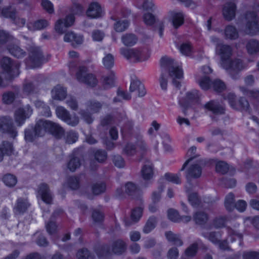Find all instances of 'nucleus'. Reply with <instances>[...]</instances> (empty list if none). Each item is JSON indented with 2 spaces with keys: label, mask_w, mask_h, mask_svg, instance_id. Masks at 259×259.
Segmentation results:
<instances>
[{
  "label": "nucleus",
  "mask_w": 259,
  "mask_h": 259,
  "mask_svg": "<svg viewBox=\"0 0 259 259\" xmlns=\"http://www.w3.org/2000/svg\"><path fill=\"white\" fill-rule=\"evenodd\" d=\"M34 132L35 135L38 137L43 136L48 132L57 138H60L64 134L63 129L58 124L42 119H39L36 122L34 127Z\"/></svg>",
  "instance_id": "1"
},
{
  "label": "nucleus",
  "mask_w": 259,
  "mask_h": 259,
  "mask_svg": "<svg viewBox=\"0 0 259 259\" xmlns=\"http://www.w3.org/2000/svg\"><path fill=\"white\" fill-rule=\"evenodd\" d=\"M160 65L163 69H167L172 83L176 88H179L180 81L183 77V72L175 61L167 57H163L160 60Z\"/></svg>",
  "instance_id": "2"
},
{
  "label": "nucleus",
  "mask_w": 259,
  "mask_h": 259,
  "mask_svg": "<svg viewBox=\"0 0 259 259\" xmlns=\"http://www.w3.org/2000/svg\"><path fill=\"white\" fill-rule=\"evenodd\" d=\"M120 53L125 58L134 62L145 61L150 56V54L147 51L141 50L138 49L121 48Z\"/></svg>",
  "instance_id": "3"
},
{
  "label": "nucleus",
  "mask_w": 259,
  "mask_h": 259,
  "mask_svg": "<svg viewBox=\"0 0 259 259\" xmlns=\"http://www.w3.org/2000/svg\"><path fill=\"white\" fill-rule=\"evenodd\" d=\"M246 21L244 32L250 35H254L259 33V24L258 17L254 12L248 11L245 14Z\"/></svg>",
  "instance_id": "4"
},
{
  "label": "nucleus",
  "mask_w": 259,
  "mask_h": 259,
  "mask_svg": "<svg viewBox=\"0 0 259 259\" xmlns=\"http://www.w3.org/2000/svg\"><path fill=\"white\" fill-rule=\"evenodd\" d=\"M126 248V243L123 240L118 239L112 243L111 247L107 245L102 246L101 248L102 252L98 251L97 253L99 256L108 255L111 253L120 255L125 251Z\"/></svg>",
  "instance_id": "5"
},
{
  "label": "nucleus",
  "mask_w": 259,
  "mask_h": 259,
  "mask_svg": "<svg viewBox=\"0 0 259 259\" xmlns=\"http://www.w3.org/2000/svg\"><path fill=\"white\" fill-rule=\"evenodd\" d=\"M0 65L3 71L10 77L17 76L20 73L19 63L10 57H3L0 61Z\"/></svg>",
  "instance_id": "6"
},
{
  "label": "nucleus",
  "mask_w": 259,
  "mask_h": 259,
  "mask_svg": "<svg viewBox=\"0 0 259 259\" xmlns=\"http://www.w3.org/2000/svg\"><path fill=\"white\" fill-rule=\"evenodd\" d=\"M224 99L228 101L232 108L250 112L249 103L245 98L240 97L238 101H237L236 95L234 93H230L224 96Z\"/></svg>",
  "instance_id": "7"
},
{
  "label": "nucleus",
  "mask_w": 259,
  "mask_h": 259,
  "mask_svg": "<svg viewBox=\"0 0 259 259\" xmlns=\"http://www.w3.org/2000/svg\"><path fill=\"white\" fill-rule=\"evenodd\" d=\"M216 53L220 56V64L222 68L229 67L228 62L230 60L231 57L233 54L232 47L227 45L219 44L215 47Z\"/></svg>",
  "instance_id": "8"
},
{
  "label": "nucleus",
  "mask_w": 259,
  "mask_h": 259,
  "mask_svg": "<svg viewBox=\"0 0 259 259\" xmlns=\"http://www.w3.org/2000/svg\"><path fill=\"white\" fill-rule=\"evenodd\" d=\"M29 61L32 68L40 66L45 62V58L40 48L32 45L28 49Z\"/></svg>",
  "instance_id": "9"
},
{
  "label": "nucleus",
  "mask_w": 259,
  "mask_h": 259,
  "mask_svg": "<svg viewBox=\"0 0 259 259\" xmlns=\"http://www.w3.org/2000/svg\"><path fill=\"white\" fill-rule=\"evenodd\" d=\"M227 63L229 65V67L223 68L228 70L231 77L235 80L239 78V72L247 67L246 63H244L239 59H235L234 60H230Z\"/></svg>",
  "instance_id": "10"
},
{
  "label": "nucleus",
  "mask_w": 259,
  "mask_h": 259,
  "mask_svg": "<svg viewBox=\"0 0 259 259\" xmlns=\"http://www.w3.org/2000/svg\"><path fill=\"white\" fill-rule=\"evenodd\" d=\"M87 68L84 66H80L76 73L77 80L91 86L95 87L97 84L98 80L93 74L87 73Z\"/></svg>",
  "instance_id": "11"
},
{
  "label": "nucleus",
  "mask_w": 259,
  "mask_h": 259,
  "mask_svg": "<svg viewBox=\"0 0 259 259\" xmlns=\"http://www.w3.org/2000/svg\"><path fill=\"white\" fill-rule=\"evenodd\" d=\"M202 174V168L199 163H194L191 164L186 171V178L187 179L188 184L186 186V191L189 192L190 188L192 187L191 181L194 179L199 178Z\"/></svg>",
  "instance_id": "12"
},
{
  "label": "nucleus",
  "mask_w": 259,
  "mask_h": 259,
  "mask_svg": "<svg viewBox=\"0 0 259 259\" xmlns=\"http://www.w3.org/2000/svg\"><path fill=\"white\" fill-rule=\"evenodd\" d=\"M0 131L8 134L13 138L17 136V132L13 125V120L10 117L0 118Z\"/></svg>",
  "instance_id": "13"
},
{
  "label": "nucleus",
  "mask_w": 259,
  "mask_h": 259,
  "mask_svg": "<svg viewBox=\"0 0 259 259\" xmlns=\"http://www.w3.org/2000/svg\"><path fill=\"white\" fill-rule=\"evenodd\" d=\"M32 113V109L29 105L24 108L17 109L15 113V120L17 125L19 126H21L26 119L29 118Z\"/></svg>",
  "instance_id": "14"
},
{
  "label": "nucleus",
  "mask_w": 259,
  "mask_h": 259,
  "mask_svg": "<svg viewBox=\"0 0 259 259\" xmlns=\"http://www.w3.org/2000/svg\"><path fill=\"white\" fill-rule=\"evenodd\" d=\"M2 15L6 18L13 20L14 23L18 26L21 27L24 26L26 20L16 15V11L11 8H4L2 11Z\"/></svg>",
  "instance_id": "15"
},
{
  "label": "nucleus",
  "mask_w": 259,
  "mask_h": 259,
  "mask_svg": "<svg viewBox=\"0 0 259 259\" xmlns=\"http://www.w3.org/2000/svg\"><path fill=\"white\" fill-rule=\"evenodd\" d=\"M74 21V17L73 15H69L63 19L58 20L55 24L56 31L60 34H62L65 31V28L72 26Z\"/></svg>",
  "instance_id": "16"
},
{
  "label": "nucleus",
  "mask_w": 259,
  "mask_h": 259,
  "mask_svg": "<svg viewBox=\"0 0 259 259\" xmlns=\"http://www.w3.org/2000/svg\"><path fill=\"white\" fill-rule=\"evenodd\" d=\"M143 21L147 25H152L156 22V27L158 30L159 35L160 37H162L164 29V24L162 21H156L155 17L150 13H146L144 14Z\"/></svg>",
  "instance_id": "17"
},
{
  "label": "nucleus",
  "mask_w": 259,
  "mask_h": 259,
  "mask_svg": "<svg viewBox=\"0 0 259 259\" xmlns=\"http://www.w3.org/2000/svg\"><path fill=\"white\" fill-rule=\"evenodd\" d=\"M37 193L44 202L47 204L52 203L53 196L47 184L45 183L40 184L38 188Z\"/></svg>",
  "instance_id": "18"
},
{
  "label": "nucleus",
  "mask_w": 259,
  "mask_h": 259,
  "mask_svg": "<svg viewBox=\"0 0 259 259\" xmlns=\"http://www.w3.org/2000/svg\"><path fill=\"white\" fill-rule=\"evenodd\" d=\"M30 205V204L27 198H18L14 208V213L16 214H23L26 211Z\"/></svg>",
  "instance_id": "19"
},
{
  "label": "nucleus",
  "mask_w": 259,
  "mask_h": 259,
  "mask_svg": "<svg viewBox=\"0 0 259 259\" xmlns=\"http://www.w3.org/2000/svg\"><path fill=\"white\" fill-rule=\"evenodd\" d=\"M130 91L131 92L137 91L138 96L140 97L144 96L146 93L144 85L137 78L132 79Z\"/></svg>",
  "instance_id": "20"
},
{
  "label": "nucleus",
  "mask_w": 259,
  "mask_h": 259,
  "mask_svg": "<svg viewBox=\"0 0 259 259\" xmlns=\"http://www.w3.org/2000/svg\"><path fill=\"white\" fill-rule=\"evenodd\" d=\"M204 108L214 114H222L224 113V108L213 100L210 101L204 104Z\"/></svg>",
  "instance_id": "21"
},
{
  "label": "nucleus",
  "mask_w": 259,
  "mask_h": 259,
  "mask_svg": "<svg viewBox=\"0 0 259 259\" xmlns=\"http://www.w3.org/2000/svg\"><path fill=\"white\" fill-rule=\"evenodd\" d=\"M102 12L100 5L98 3L94 2L90 4L87 11V15L91 18H96L101 16Z\"/></svg>",
  "instance_id": "22"
},
{
  "label": "nucleus",
  "mask_w": 259,
  "mask_h": 259,
  "mask_svg": "<svg viewBox=\"0 0 259 259\" xmlns=\"http://www.w3.org/2000/svg\"><path fill=\"white\" fill-rule=\"evenodd\" d=\"M236 6L234 3L226 4L223 9V14L225 19L230 21L235 17Z\"/></svg>",
  "instance_id": "23"
},
{
  "label": "nucleus",
  "mask_w": 259,
  "mask_h": 259,
  "mask_svg": "<svg viewBox=\"0 0 259 259\" xmlns=\"http://www.w3.org/2000/svg\"><path fill=\"white\" fill-rule=\"evenodd\" d=\"M7 50L12 56L18 59L24 58L26 55V52L17 45L9 44Z\"/></svg>",
  "instance_id": "24"
},
{
  "label": "nucleus",
  "mask_w": 259,
  "mask_h": 259,
  "mask_svg": "<svg viewBox=\"0 0 259 259\" xmlns=\"http://www.w3.org/2000/svg\"><path fill=\"white\" fill-rule=\"evenodd\" d=\"M125 191L128 195L134 198H138L141 195V190L138 188L136 185L132 182L127 183L124 186Z\"/></svg>",
  "instance_id": "25"
},
{
  "label": "nucleus",
  "mask_w": 259,
  "mask_h": 259,
  "mask_svg": "<svg viewBox=\"0 0 259 259\" xmlns=\"http://www.w3.org/2000/svg\"><path fill=\"white\" fill-rule=\"evenodd\" d=\"M171 23L175 28H178L184 23V15L181 12L170 13Z\"/></svg>",
  "instance_id": "26"
},
{
  "label": "nucleus",
  "mask_w": 259,
  "mask_h": 259,
  "mask_svg": "<svg viewBox=\"0 0 259 259\" xmlns=\"http://www.w3.org/2000/svg\"><path fill=\"white\" fill-rule=\"evenodd\" d=\"M13 151L12 144L7 141H4L0 146V162L3 160L4 155H11Z\"/></svg>",
  "instance_id": "27"
},
{
  "label": "nucleus",
  "mask_w": 259,
  "mask_h": 259,
  "mask_svg": "<svg viewBox=\"0 0 259 259\" xmlns=\"http://www.w3.org/2000/svg\"><path fill=\"white\" fill-rule=\"evenodd\" d=\"M67 95V91L65 88L60 85L56 86L52 91V98L57 100H64Z\"/></svg>",
  "instance_id": "28"
},
{
  "label": "nucleus",
  "mask_w": 259,
  "mask_h": 259,
  "mask_svg": "<svg viewBox=\"0 0 259 259\" xmlns=\"http://www.w3.org/2000/svg\"><path fill=\"white\" fill-rule=\"evenodd\" d=\"M115 79V74L112 71L108 75L103 76L102 78L103 88L104 89L107 90L114 87Z\"/></svg>",
  "instance_id": "29"
},
{
  "label": "nucleus",
  "mask_w": 259,
  "mask_h": 259,
  "mask_svg": "<svg viewBox=\"0 0 259 259\" xmlns=\"http://www.w3.org/2000/svg\"><path fill=\"white\" fill-rule=\"evenodd\" d=\"M165 235L167 240L171 242L172 244L178 246L183 244V241L179 235L175 234L171 231H168L165 232Z\"/></svg>",
  "instance_id": "30"
},
{
  "label": "nucleus",
  "mask_w": 259,
  "mask_h": 259,
  "mask_svg": "<svg viewBox=\"0 0 259 259\" xmlns=\"http://www.w3.org/2000/svg\"><path fill=\"white\" fill-rule=\"evenodd\" d=\"M202 235L214 244H217L221 238L220 232H203Z\"/></svg>",
  "instance_id": "31"
},
{
  "label": "nucleus",
  "mask_w": 259,
  "mask_h": 259,
  "mask_svg": "<svg viewBox=\"0 0 259 259\" xmlns=\"http://www.w3.org/2000/svg\"><path fill=\"white\" fill-rule=\"evenodd\" d=\"M246 47L249 54H256L259 53V41L251 39L247 42Z\"/></svg>",
  "instance_id": "32"
},
{
  "label": "nucleus",
  "mask_w": 259,
  "mask_h": 259,
  "mask_svg": "<svg viewBox=\"0 0 259 259\" xmlns=\"http://www.w3.org/2000/svg\"><path fill=\"white\" fill-rule=\"evenodd\" d=\"M138 40V38L135 34H125L121 37L122 43L127 47H131L135 45Z\"/></svg>",
  "instance_id": "33"
},
{
  "label": "nucleus",
  "mask_w": 259,
  "mask_h": 259,
  "mask_svg": "<svg viewBox=\"0 0 259 259\" xmlns=\"http://www.w3.org/2000/svg\"><path fill=\"white\" fill-rule=\"evenodd\" d=\"M143 178L145 180H149L152 178L154 172L153 166L151 164H145L141 170Z\"/></svg>",
  "instance_id": "34"
},
{
  "label": "nucleus",
  "mask_w": 259,
  "mask_h": 259,
  "mask_svg": "<svg viewBox=\"0 0 259 259\" xmlns=\"http://www.w3.org/2000/svg\"><path fill=\"white\" fill-rule=\"evenodd\" d=\"M208 215L203 211H197L193 216V220L198 225H203L208 221Z\"/></svg>",
  "instance_id": "35"
},
{
  "label": "nucleus",
  "mask_w": 259,
  "mask_h": 259,
  "mask_svg": "<svg viewBox=\"0 0 259 259\" xmlns=\"http://www.w3.org/2000/svg\"><path fill=\"white\" fill-rule=\"evenodd\" d=\"M156 222L157 221L155 217L153 216L150 217L143 227V233L148 234L151 232L156 227Z\"/></svg>",
  "instance_id": "36"
},
{
  "label": "nucleus",
  "mask_w": 259,
  "mask_h": 259,
  "mask_svg": "<svg viewBox=\"0 0 259 259\" xmlns=\"http://www.w3.org/2000/svg\"><path fill=\"white\" fill-rule=\"evenodd\" d=\"M102 104L96 100H91L87 102V106L88 110L93 113L99 112L102 107Z\"/></svg>",
  "instance_id": "37"
},
{
  "label": "nucleus",
  "mask_w": 259,
  "mask_h": 259,
  "mask_svg": "<svg viewBox=\"0 0 259 259\" xmlns=\"http://www.w3.org/2000/svg\"><path fill=\"white\" fill-rule=\"evenodd\" d=\"M234 195L232 193H229L225 199V206L228 211H232L235 208Z\"/></svg>",
  "instance_id": "38"
},
{
  "label": "nucleus",
  "mask_w": 259,
  "mask_h": 259,
  "mask_svg": "<svg viewBox=\"0 0 259 259\" xmlns=\"http://www.w3.org/2000/svg\"><path fill=\"white\" fill-rule=\"evenodd\" d=\"M225 36L227 38L235 39L238 37V33L236 28L232 25L227 26L225 30Z\"/></svg>",
  "instance_id": "39"
},
{
  "label": "nucleus",
  "mask_w": 259,
  "mask_h": 259,
  "mask_svg": "<svg viewBox=\"0 0 259 259\" xmlns=\"http://www.w3.org/2000/svg\"><path fill=\"white\" fill-rule=\"evenodd\" d=\"M137 146L142 151H146L148 150V146L143 139V136L140 134H137L134 137Z\"/></svg>",
  "instance_id": "40"
},
{
  "label": "nucleus",
  "mask_w": 259,
  "mask_h": 259,
  "mask_svg": "<svg viewBox=\"0 0 259 259\" xmlns=\"http://www.w3.org/2000/svg\"><path fill=\"white\" fill-rule=\"evenodd\" d=\"M129 25V22L127 20H120L117 21L114 24V30L116 32H121L125 31Z\"/></svg>",
  "instance_id": "41"
},
{
  "label": "nucleus",
  "mask_w": 259,
  "mask_h": 259,
  "mask_svg": "<svg viewBox=\"0 0 259 259\" xmlns=\"http://www.w3.org/2000/svg\"><path fill=\"white\" fill-rule=\"evenodd\" d=\"M3 181L5 185L9 187H14L17 182V178L14 175L10 174L5 175L3 177Z\"/></svg>",
  "instance_id": "42"
},
{
  "label": "nucleus",
  "mask_w": 259,
  "mask_h": 259,
  "mask_svg": "<svg viewBox=\"0 0 259 259\" xmlns=\"http://www.w3.org/2000/svg\"><path fill=\"white\" fill-rule=\"evenodd\" d=\"M80 159L76 157L71 158L69 161L67 167L71 171H74L77 168L80 166Z\"/></svg>",
  "instance_id": "43"
},
{
  "label": "nucleus",
  "mask_w": 259,
  "mask_h": 259,
  "mask_svg": "<svg viewBox=\"0 0 259 259\" xmlns=\"http://www.w3.org/2000/svg\"><path fill=\"white\" fill-rule=\"evenodd\" d=\"M103 63L104 66L107 69L112 68L114 64V56L111 54H107L103 58Z\"/></svg>",
  "instance_id": "44"
},
{
  "label": "nucleus",
  "mask_w": 259,
  "mask_h": 259,
  "mask_svg": "<svg viewBox=\"0 0 259 259\" xmlns=\"http://www.w3.org/2000/svg\"><path fill=\"white\" fill-rule=\"evenodd\" d=\"M67 185L72 190L77 189L79 187V179L76 177H70L67 179Z\"/></svg>",
  "instance_id": "45"
},
{
  "label": "nucleus",
  "mask_w": 259,
  "mask_h": 259,
  "mask_svg": "<svg viewBox=\"0 0 259 259\" xmlns=\"http://www.w3.org/2000/svg\"><path fill=\"white\" fill-rule=\"evenodd\" d=\"M228 234L232 242L238 240L239 245H241L243 237L242 234L232 229H229Z\"/></svg>",
  "instance_id": "46"
},
{
  "label": "nucleus",
  "mask_w": 259,
  "mask_h": 259,
  "mask_svg": "<svg viewBox=\"0 0 259 259\" xmlns=\"http://www.w3.org/2000/svg\"><path fill=\"white\" fill-rule=\"evenodd\" d=\"M14 37L8 32L0 29V44H5L12 41Z\"/></svg>",
  "instance_id": "47"
},
{
  "label": "nucleus",
  "mask_w": 259,
  "mask_h": 259,
  "mask_svg": "<svg viewBox=\"0 0 259 259\" xmlns=\"http://www.w3.org/2000/svg\"><path fill=\"white\" fill-rule=\"evenodd\" d=\"M196 151V147L195 146H192L187 152V155L189 157V159L184 163L181 169V171H183L186 165L191 161L194 158L196 157L195 153Z\"/></svg>",
  "instance_id": "48"
},
{
  "label": "nucleus",
  "mask_w": 259,
  "mask_h": 259,
  "mask_svg": "<svg viewBox=\"0 0 259 259\" xmlns=\"http://www.w3.org/2000/svg\"><path fill=\"white\" fill-rule=\"evenodd\" d=\"M78 134L74 131L68 132L65 135L66 142L68 144H73L78 140Z\"/></svg>",
  "instance_id": "49"
},
{
  "label": "nucleus",
  "mask_w": 259,
  "mask_h": 259,
  "mask_svg": "<svg viewBox=\"0 0 259 259\" xmlns=\"http://www.w3.org/2000/svg\"><path fill=\"white\" fill-rule=\"evenodd\" d=\"M215 169L218 172L225 174L228 171L229 167L226 162L221 161L217 163Z\"/></svg>",
  "instance_id": "50"
},
{
  "label": "nucleus",
  "mask_w": 259,
  "mask_h": 259,
  "mask_svg": "<svg viewBox=\"0 0 259 259\" xmlns=\"http://www.w3.org/2000/svg\"><path fill=\"white\" fill-rule=\"evenodd\" d=\"M123 151L128 156H133L137 152L136 146L132 143H128L124 147Z\"/></svg>",
  "instance_id": "51"
},
{
  "label": "nucleus",
  "mask_w": 259,
  "mask_h": 259,
  "mask_svg": "<svg viewBox=\"0 0 259 259\" xmlns=\"http://www.w3.org/2000/svg\"><path fill=\"white\" fill-rule=\"evenodd\" d=\"M164 176L166 180L174 184H180L181 183V181L180 178V174H173L166 173L165 174Z\"/></svg>",
  "instance_id": "52"
},
{
  "label": "nucleus",
  "mask_w": 259,
  "mask_h": 259,
  "mask_svg": "<svg viewBox=\"0 0 259 259\" xmlns=\"http://www.w3.org/2000/svg\"><path fill=\"white\" fill-rule=\"evenodd\" d=\"M198 244L197 243H194L188 247L185 250V254L189 257L195 256L197 252Z\"/></svg>",
  "instance_id": "53"
},
{
  "label": "nucleus",
  "mask_w": 259,
  "mask_h": 259,
  "mask_svg": "<svg viewBox=\"0 0 259 259\" xmlns=\"http://www.w3.org/2000/svg\"><path fill=\"white\" fill-rule=\"evenodd\" d=\"M56 114L58 117L64 120L67 117L69 112L63 107L59 106L56 109Z\"/></svg>",
  "instance_id": "54"
},
{
  "label": "nucleus",
  "mask_w": 259,
  "mask_h": 259,
  "mask_svg": "<svg viewBox=\"0 0 259 259\" xmlns=\"http://www.w3.org/2000/svg\"><path fill=\"white\" fill-rule=\"evenodd\" d=\"M198 83L203 90H207L212 84L209 78L206 76L201 77L198 81Z\"/></svg>",
  "instance_id": "55"
},
{
  "label": "nucleus",
  "mask_w": 259,
  "mask_h": 259,
  "mask_svg": "<svg viewBox=\"0 0 259 259\" xmlns=\"http://www.w3.org/2000/svg\"><path fill=\"white\" fill-rule=\"evenodd\" d=\"M188 200L190 203L193 207H198L200 203V200L196 193L189 194Z\"/></svg>",
  "instance_id": "56"
},
{
  "label": "nucleus",
  "mask_w": 259,
  "mask_h": 259,
  "mask_svg": "<svg viewBox=\"0 0 259 259\" xmlns=\"http://www.w3.org/2000/svg\"><path fill=\"white\" fill-rule=\"evenodd\" d=\"M37 137V135H35L34 128L31 127L25 131V139L27 142H32Z\"/></svg>",
  "instance_id": "57"
},
{
  "label": "nucleus",
  "mask_w": 259,
  "mask_h": 259,
  "mask_svg": "<svg viewBox=\"0 0 259 259\" xmlns=\"http://www.w3.org/2000/svg\"><path fill=\"white\" fill-rule=\"evenodd\" d=\"M211 84L214 90L218 92H221L226 89L225 84L220 79H215Z\"/></svg>",
  "instance_id": "58"
},
{
  "label": "nucleus",
  "mask_w": 259,
  "mask_h": 259,
  "mask_svg": "<svg viewBox=\"0 0 259 259\" xmlns=\"http://www.w3.org/2000/svg\"><path fill=\"white\" fill-rule=\"evenodd\" d=\"M106 186L103 183H96L92 187L93 193L95 195L100 194L105 191Z\"/></svg>",
  "instance_id": "59"
},
{
  "label": "nucleus",
  "mask_w": 259,
  "mask_h": 259,
  "mask_svg": "<svg viewBox=\"0 0 259 259\" xmlns=\"http://www.w3.org/2000/svg\"><path fill=\"white\" fill-rule=\"evenodd\" d=\"M95 158L99 162H104L107 157V154L105 151L98 150L94 153Z\"/></svg>",
  "instance_id": "60"
},
{
  "label": "nucleus",
  "mask_w": 259,
  "mask_h": 259,
  "mask_svg": "<svg viewBox=\"0 0 259 259\" xmlns=\"http://www.w3.org/2000/svg\"><path fill=\"white\" fill-rule=\"evenodd\" d=\"M180 51L183 55L189 56L192 51L191 45L189 43H183L180 47Z\"/></svg>",
  "instance_id": "61"
},
{
  "label": "nucleus",
  "mask_w": 259,
  "mask_h": 259,
  "mask_svg": "<svg viewBox=\"0 0 259 259\" xmlns=\"http://www.w3.org/2000/svg\"><path fill=\"white\" fill-rule=\"evenodd\" d=\"M66 103L72 110H77L78 109V103L74 97L72 96L68 97Z\"/></svg>",
  "instance_id": "62"
},
{
  "label": "nucleus",
  "mask_w": 259,
  "mask_h": 259,
  "mask_svg": "<svg viewBox=\"0 0 259 259\" xmlns=\"http://www.w3.org/2000/svg\"><path fill=\"white\" fill-rule=\"evenodd\" d=\"M142 208L141 207H137L133 209L132 214L131 218L134 222H138L142 216Z\"/></svg>",
  "instance_id": "63"
},
{
  "label": "nucleus",
  "mask_w": 259,
  "mask_h": 259,
  "mask_svg": "<svg viewBox=\"0 0 259 259\" xmlns=\"http://www.w3.org/2000/svg\"><path fill=\"white\" fill-rule=\"evenodd\" d=\"M243 259H259V252L247 251L243 254Z\"/></svg>",
  "instance_id": "64"
}]
</instances>
